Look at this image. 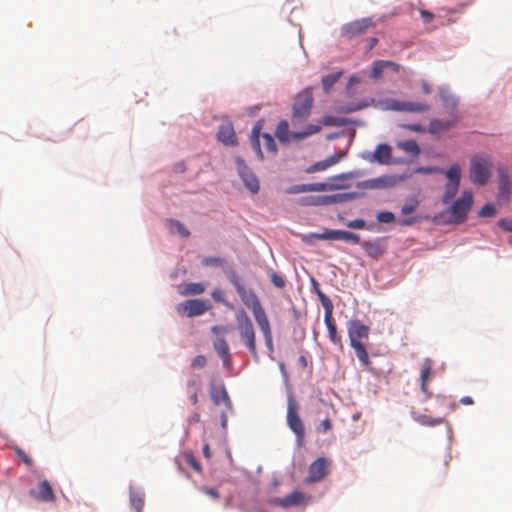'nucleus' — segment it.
<instances>
[{
    "mask_svg": "<svg viewBox=\"0 0 512 512\" xmlns=\"http://www.w3.org/2000/svg\"><path fill=\"white\" fill-rule=\"evenodd\" d=\"M348 337L350 346L354 349L355 354L360 361V363L368 367L370 365L369 354L362 342L364 339L369 338L370 328L369 326L363 324L358 319H352L348 322Z\"/></svg>",
    "mask_w": 512,
    "mask_h": 512,
    "instance_id": "1",
    "label": "nucleus"
},
{
    "mask_svg": "<svg viewBox=\"0 0 512 512\" xmlns=\"http://www.w3.org/2000/svg\"><path fill=\"white\" fill-rule=\"evenodd\" d=\"M493 161L489 155H475L470 160L469 177L473 184L484 186L488 183Z\"/></svg>",
    "mask_w": 512,
    "mask_h": 512,
    "instance_id": "2",
    "label": "nucleus"
},
{
    "mask_svg": "<svg viewBox=\"0 0 512 512\" xmlns=\"http://www.w3.org/2000/svg\"><path fill=\"white\" fill-rule=\"evenodd\" d=\"M237 330L240 338L249 350L251 355L256 358L258 356L256 347V332L252 320L245 310L241 309L236 314Z\"/></svg>",
    "mask_w": 512,
    "mask_h": 512,
    "instance_id": "3",
    "label": "nucleus"
},
{
    "mask_svg": "<svg viewBox=\"0 0 512 512\" xmlns=\"http://www.w3.org/2000/svg\"><path fill=\"white\" fill-rule=\"evenodd\" d=\"M313 94L310 89H304L295 98L292 109V123L295 125L305 121L310 115L313 105Z\"/></svg>",
    "mask_w": 512,
    "mask_h": 512,
    "instance_id": "4",
    "label": "nucleus"
},
{
    "mask_svg": "<svg viewBox=\"0 0 512 512\" xmlns=\"http://www.w3.org/2000/svg\"><path fill=\"white\" fill-rule=\"evenodd\" d=\"M376 106L382 110H392L401 112H425L430 109V106L426 103L400 101L394 98H385L378 100Z\"/></svg>",
    "mask_w": 512,
    "mask_h": 512,
    "instance_id": "5",
    "label": "nucleus"
},
{
    "mask_svg": "<svg viewBox=\"0 0 512 512\" xmlns=\"http://www.w3.org/2000/svg\"><path fill=\"white\" fill-rule=\"evenodd\" d=\"M319 131V125L310 124L303 131L290 132L288 121L281 120L277 125L275 135L280 142L288 143L291 139L302 140L310 135L318 133Z\"/></svg>",
    "mask_w": 512,
    "mask_h": 512,
    "instance_id": "6",
    "label": "nucleus"
},
{
    "mask_svg": "<svg viewBox=\"0 0 512 512\" xmlns=\"http://www.w3.org/2000/svg\"><path fill=\"white\" fill-rule=\"evenodd\" d=\"M312 239L317 240H343L346 242H351L353 244H360L362 241L360 240V236L353 232L345 231V230H330L324 229L322 233H311L308 236L303 237V241L311 244Z\"/></svg>",
    "mask_w": 512,
    "mask_h": 512,
    "instance_id": "7",
    "label": "nucleus"
},
{
    "mask_svg": "<svg viewBox=\"0 0 512 512\" xmlns=\"http://www.w3.org/2000/svg\"><path fill=\"white\" fill-rule=\"evenodd\" d=\"M297 404L292 396L288 399L287 423L289 428L295 433L298 446L304 443L305 429L302 420L297 413Z\"/></svg>",
    "mask_w": 512,
    "mask_h": 512,
    "instance_id": "8",
    "label": "nucleus"
},
{
    "mask_svg": "<svg viewBox=\"0 0 512 512\" xmlns=\"http://www.w3.org/2000/svg\"><path fill=\"white\" fill-rule=\"evenodd\" d=\"M260 129L261 128L259 125L254 126V128L252 129L251 145H252L253 149L255 150V152L257 153L259 159L263 160L264 155L261 150L260 137H262L263 145L268 153L275 155L277 153V146H276L274 138L268 133H263L261 135Z\"/></svg>",
    "mask_w": 512,
    "mask_h": 512,
    "instance_id": "9",
    "label": "nucleus"
},
{
    "mask_svg": "<svg viewBox=\"0 0 512 512\" xmlns=\"http://www.w3.org/2000/svg\"><path fill=\"white\" fill-rule=\"evenodd\" d=\"M237 293L244 305L252 311L256 322H260L262 319L268 318L258 296L253 290L246 289L244 287L240 288Z\"/></svg>",
    "mask_w": 512,
    "mask_h": 512,
    "instance_id": "10",
    "label": "nucleus"
},
{
    "mask_svg": "<svg viewBox=\"0 0 512 512\" xmlns=\"http://www.w3.org/2000/svg\"><path fill=\"white\" fill-rule=\"evenodd\" d=\"M211 309L209 301L202 299L186 300L178 304L177 312L187 317H196Z\"/></svg>",
    "mask_w": 512,
    "mask_h": 512,
    "instance_id": "11",
    "label": "nucleus"
},
{
    "mask_svg": "<svg viewBox=\"0 0 512 512\" xmlns=\"http://www.w3.org/2000/svg\"><path fill=\"white\" fill-rule=\"evenodd\" d=\"M473 203L471 192L464 191L461 197L454 202L450 208L453 220L457 223L463 222Z\"/></svg>",
    "mask_w": 512,
    "mask_h": 512,
    "instance_id": "12",
    "label": "nucleus"
},
{
    "mask_svg": "<svg viewBox=\"0 0 512 512\" xmlns=\"http://www.w3.org/2000/svg\"><path fill=\"white\" fill-rule=\"evenodd\" d=\"M375 27V22L372 18H362L345 24L341 28V33L344 37L353 38L365 34L368 29Z\"/></svg>",
    "mask_w": 512,
    "mask_h": 512,
    "instance_id": "13",
    "label": "nucleus"
},
{
    "mask_svg": "<svg viewBox=\"0 0 512 512\" xmlns=\"http://www.w3.org/2000/svg\"><path fill=\"white\" fill-rule=\"evenodd\" d=\"M446 177L448 178V182L445 186L443 202L447 204L454 198L459 189L461 178V169L459 165H452L446 171Z\"/></svg>",
    "mask_w": 512,
    "mask_h": 512,
    "instance_id": "14",
    "label": "nucleus"
},
{
    "mask_svg": "<svg viewBox=\"0 0 512 512\" xmlns=\"http://www.w3.org/2000/svg\"><path fill=\"white\" fill-rule=\"evenodd\" d=\"M331 461L325 457H319L308 468L307 483H316L323 480L329 473Z\"/></svg>",
    "mask_w": 512,
    "mask_h": 512,
    "instance_id": "15",
    "label": "nucleus"
},
{
    "mask_svg": "<svg viewBox=\"0 0 512 512\" xmlns=\"http://www.w3.org/2000/svg\"><path fill=\"white\" fill-rule=\"evenodd\" d=\"M237 169L240 177L242 178L245 186L252 192L257 193L259 191V181L253 174L250 168L246 165L245 161L241 157L236 158Z\"/></svg>",
    "mask_w": 512,
    "mask_h": 512,
    "instance_id": "16",
    "label": "nucleus"
},
{
    "mask_svg": "<svg viewBox=\"0 0 512 512\" xmlns=\"http://www.w3.org/2000/svg\"><path fill=\"white\" fill-rule=\"evenodd\" d=\"M210 396L215 405L224 404L228 410L232 409V402L223 385L211 387Z\"/></svg>",
    "mask_w": 512,
    "mask_h": 512,
    "instance_id": "17",
    "label": "nucleus"
},
{
    "mask_svg": "<svg viewBox=\"0 0 512 512\" xmlns=\"http://www.w3.org/2000/svg\"><path fill=\"white\" fill-rule=\"evenodd\" d=\"M217 138L226 146H234L237 144V138L232 124L221 125L217 133Z\"/></svg>",
    "mask_w": 512,
    "mask_h": 512,
    "instance_id": "18",
    "label": "nucleus"
},
{
    "mask_svg": "<svg viewBox=\"0 0 512 512\" xmlns=\"http://www.w3.org/2000/svg\"><path fill=\"white\" fill-rule=\"evenodd\" d=\"M327 190L326 183H310V184H300V185H292L287 188V194H299L304 192H322Z\"/></svg>",
    "mask_w": 512,
    "mask_h": 512,
    "instance_id": "19",
    "label": "nucleus"
},
{
    "mask_svg": "<svg viewBox=\"0 0 512 512\" xmlns=\"http://www.w3.org/2000/svg\"><path fill=\"white\" fill-rule=\"evenodd\" d=\"M32 494L35 498L44 502L53 501L55 498L53 489L47 480L41 481L37 488L32 491Z\"/></svg>",
    "mask_w": 512,
    "mask_h": 512,
    "instance_id": "20",
    "label": "nucleus"
},
{
    "mask_svg": "<svg viewBox=\"0 0 512 512\" xmlns=\"http://www.w3.org/2000/svg\"><path fill=\"white\" fill-rule=\"evenodd\" d=\"M361 247L367 253V255L376 259L382 256L386 249L381 239L374 241H362Z\"/></svg>",
    "mask_w": 512,
    "mask_h": 512,
    "instance_id": "21",
    "label": "nucleus"
},
{
    "mask_svg": "<svg viewBox=\"0 0 512 512\" xmlns=\"http://www.w3.org/2000/svg\"><path fill=\"white\" fill-rule=\"evenodd\" d=\"M213 347L222 359L224 365L229 366L231 364V354L227 341L223 337L217 338L213 342Z\"/></svg>",
    "mask_w": 512,
    "mask_h": 512,
    "instance_id": "22",
    "label": "nucleus"
},
{
    "mask_svg": "<svg viewBox=\"0 0 512 512\" xmlns=\"http://www.w3.org/2000/svg\"><path fill=\"white\" fill-rule=\"evenodd\" d=\"M324 322H325V325L327 327V330H328V336H329V339L330 341L339 346L340 348H342V339L341 337L338 335V332H337V327H336V324L334 322V319L332 317V314H324Z\"/></svg>",
    "mask_w": 512,
    "mask_h": 512,
    "instance_id": "23",
    "label": "nucleus"
},
{
    "mask_svg": "<svg viewBox=\"0 0 512 512\" xmlns=\"http://www.w3.org/2000/svg\"><path fill=\"white\" fill-rule=\"evenodd\" d=\"M308 498L300 491H293L291 494L285 496L280 500V504L284 508H288L294 505H303L307 503Z\"/></svg>",
    "mask_w": 512,
    "mask_h": 512,
    "instance_id": "24",
    "label": "nucleus"
},
{
    "mask_svg": "<svg viewBox=\"0 0 512 512\" xmlns=\"http://www.w3.org/2000/svg\"><path fill=\"white\" fill-rule=\"evenodd\" d=\"M433 368V362L431 359L426 358L423 361L421 373H420V380H421V390L427 394V396H430V392L428 391V381L432 372Z\"/></svg>",
    "mask_w": 512,
    "mask_h": 512,
    "instance_id": "25",
    "label": "nucleus"
},
{
    "mask_svg": "<svg viewBox=\"0 0 512 512\" xmlns=\"http://www.w3.org/2000/svg\"><path fill=\"white\" fill-rule=\"evenodd\" d=\"M130 504L131 507L140 512L145 505V493L142 489L137 487H130Z\"/></svg>",
    "mask_w": 512,
    "mask_h": 512,
    "instance_id": "26",
    "label": "nucleus"
},
{
    "mask_svg": "<svg viewBox=\"0 0 512 512\" xmlns=\"http://www.w3.org/2000/svg\"><path fill=\"white\" fill-rule=\"evenodd\" d=\"M206 290V285L202 282H191L180 287V294L187 295H200Z\"/></svg>",
    "mask_w": 512,
    "mask_h": 512,
    "instance_id": "27",
    "label": "nucleus"
},
{
    "mask_svg": "<svg viewBox=\"0 0 512 512\" xmlns=\"http://www.w3.org/2000/svg\"><path fill=\"white\" fill-rule=\"evenodd\" d=\"M391 152V147L389 145L380 144L374 152V158L381 164H387L391 159Z\"/></svg>",
    "mask_w": 512,
    "mask_h": 512,
    "instance_id": "28",
    "label": "nucleus"
},
{
    "mask_svg": "<svg viewBox=\"0 0 512 512\" xmlns=\"http://www.w3.org/2000/svg\"><path fill=\"white\" fill-rule=\"evenodd\" d=\"M257 324L264 335L266 346L268 347V349L272 350L273 349V337H272L271 326H270L268 318L262 319L260 322H257Z\"/></svg>",
    "mask_w": 512,
    "mask_h": 512,
    "instance_id": "29",
    "label": "nucleus"
},
{
    "mask_svg": "<svg viewBox=\"0 0 512 512\" xmlns=\"http://www.w3.org/2000/svg\"><path fill=\"white\" fill-rule=\"evenodd\" d=\"M456 122V119L448 120V121H442L438 119H434L429 124V130L432 133H439L442 131H446L450 129L454 123Z\"/></svg>",
    "mask_w": 512,
    "mask_h": 512,
    "instance_id": "30",
    "label": "nucleus"
},
{
    "mask_svg": "<svg viewBox=\"0 0 512 512\" xmlns=\"http://www.w3.org/2000/svg\"><path fill=\"white\" fill-rule=\"evenodd\" d=\"M397 147L413 157L420 153V148L415 140L400 141L397 143Z\"/></svg>",
    "mask_w": 512,
    "mask_h": 512,
    "instance_id": "31",
    "label": "nucleus"
},
{
    "mask_svg": "<svg viewBox=\"0 0 512 512\" xmlns=\"http://www.w3.org/2000/svg\"><path fill=\"white\" fill-rule=\"evenodd\" d=\"M387 65H393L392 61L387 60H378L373 63L370 77L372 79H378L382 76L385 69H387Z\"/></svg>",
    "mask_w": 512,
    "mask_h": 512,
    "instance_id": "32",
    "label": "nucleus"
},
{
    "mask_svg": "<svg viewBox=\"0 0 512 512\" xmlns=\"http://www.w3.org/2000/svg\"><path fill=\"white\" fill-rule=\"evenodd\" d=\"M342 76V71L330 73L322 78V85L325 92H328Z\"/></svg>",
    "mask_w": 512,
    "mask_h": 512,
    "instance_id": "33",
    "label": "nucleus"
},
{
    "mask_svg": "<svg viewBox=\"0 0 512 512\" xmlns=\"http://www.w3.org/2000/svg\"><path fill=\"white\" fill-rule=\"evenodd\" d=\"M414 419L423 426H436L443 422L442 418H433L425 414L416 415L414 416Z\"/></svg>",
    "mask_w": 512,
    "mask_h": 512,
    "instance_id": "34",
    "label": "nucleus"
},
{
    "mask_svg": "<svg viewBox=\"0 0 512 512\" xmlns=\"http://www.w3.org/2000/svg\"><path fill=\"white\" fill-rule=\"evenodd\" d=\"M316 294L324 308V314H333L334 306L331 299L326 294H324L319 288H316Z\"/></svg>",
    "mask_w": 512,
    "mask_h": 512,
    "instance_id": "35",
    "label": "nucleus"
},
{
    "mask_svg": "<svg viewBox=\"0 0 512 512\" xmlns=\"http://www.w3.org/2000/svg\"><path fill=\"white\" fill-rule=\"evenodd\" d=\"M389 183V179L387 177H379L375 179H371L365 181L362 186L368 189H378L382 187H386Z\"/></svg>",
    "mask_w": 512,
    "mask_h": 512,
    "instance_id": "36",
    "label": "nucleus"
},
{
    "mask_svg": "<svg viewBox=\"0 0 512 512\" xmlns=\"http://www.w3.org/2000/svg\"><path fill=\"white\" fill-rule=\"evenodd\" d=\"M168 223L173 232L176 231L179 235H181L184 238L190 236L189 230L180 221L169 219Z\"/></svg>",
    "mask_w": 512,
    "mask_h": 512,
    "instance_id": "37",
    "label": "nucleus"
},
{
    "mask_svg": "<svg viewBox=\"0 0 512 512\" xmlns=\"http://www.w3.org/2000/svg\"><path fill=\"white\" fill-rule=\"evenodd\" d=\"M511 194V184L510 183H500L498 187V195L497 200L499 202H506L509 200Z\"/></svg>",
    "mask_w": 512,
    "mask_h": 512,
    "instance_id": "38",
    "label": "nucleus"
},
{
    "mask_svg": "<svg viewBox=\"0 0 512 512\" xmlns=\"http://www.w3.org/2000/svg\"><path fill=\"white\" fill-rule=\"evenodd\" d=\"M345 123L346 122L341 118L334 117V116H325L321 120H319L318 125L321 128L322 126H342Z\"/></svg>",
    "mask_w": 512,
    "mask_h": 512,
    "instance_id": "39",
    "label": "nucleus"
},
{
    "mask_svg": "<svg viewBox=\"0 0 512 512\" xmlns=\"http://www.w3.org/2000/svg\"><path fill=\"white\" fill-rule=\"evenodd\" d=\"M419 205V202L415 199L408 200L401 208V213L403 215H408L413 213Z\"/></svg>",
    "mask_w": 512,
    "mask_h": 512,
    "instance_id": "40",
    "label": "nucleus"
},
{
    "mask_svg": "<svg viewBox=\"0 0 512 512\" xmlns=\"http://www.w3.org/2000/svg\"><path fill=\"white\" fill-rule=\"evenodd\" d=\"M211 296L216 302L223 303L226 307H228L230 309L233 308L232 304L225 301L224 292L221 289H219V288L214 289L211 293Z\"/></svg>",
    "mask_w": 512,
    "mask_h": 512,
    "instance_id": "41",
    "label": "nucleus"
},
{
    "mask_svg": "<svg viewBox=\"0 0 512 512\" xmlns=\"http://www.w3.org/2000/svg\"><path fill=\"white\" fill-rule=\"evenodd\" d=\"M376 218L380 223H391L394 221L395 216L392 212L381 211L377 214Z\"/></svg>",
    "mask_w": 512,
    "mask_h": 512,
    "instance_id": "42",
    "label": "nucleus"
},
{
    "mask_svg": "<svg viewBox=\"0 0 512 512\" xmlns=\"http://www.w3.org/2000/svg\"><path fill=\"white\" fill-rule=\"evenodd\" d=\"M364 107H366L365 104L353 103V104H349V105H345V106L340 107L339 111L342 112V113H352V112L361 110Z\"/></svg>",
    "mask_w": 512,
    "mask_h": 512,
    "instance_id": "43",
    "label": "nucleus"
},
{
    "mask_svg": "<svg viewBox=\"0 0 512 512\" xmlns=\"http://www.w3.org/2000/svg\"><path fill=\"white\" fill-rule=\"evenodd\" d=\"M187 392L201 391V381L197 378L189 379L186 383Z\"/></svg>",
    "mask_w": 512,
    "mask_h": 512,
    "instance_id": "44",
    "label": "nucleus"
},
{
    "mask_svg": "<svg viewBox=\"0 0 512 512\" xmlns=\"http://www.w3.org/2000/svg\"><path fill=\"white\" fill-rule=\"evenodd\" d=\"M207 359L204 355H197L191 362V367L195 369H201L206 366Z\"/></svg>",
    "mask_w": 512,
    "mask_h": 512,
    "instance_id": "45",
    "label": "nucleus"
},
{
    "mask_svg": "<svg viewBox=\"0 0 512 512\" xmlns=\"http://www.w3.org/2000/svg\"><path fill=\"white\" fill-rule=\"evenodd\" d=\"M15 453L17 456L28 466L31 467L33 465V460L29 457L25 451L19 447L15 448Z\"/></svg>",
    "mask_w": 512,
    "mask_h": 512,
    "instance_id": "46",
    "label": "nucleus"
},
{
    "mask_svg": "<svg viewBox=\"0 0 512 512\" xmlns=\"http://www.w3.org/2000/svg\"><path fill=\"white\" fill-rule=\"evenodd\" d=\"M228 277L237 292L240 290V288H244V285L241 283L240 278L235 271H231Z\"/></svg>",
    "mask_w": 512,
    "mask_h": 512,
    "instance_id": "47",
    "label": "nucleus"
},
{
    "mask_svg": "<svg viewBox=\"0 0 512 512\" xmlns=\"http://www.w3.org/2000/svg\"><path fill=\"white\" fill-rule=\"evenodd\" d=\"M495 213L496 210L492 204H485L479 212L480 216L482 217H491L494 216Z\"/></svg>",
    "mask_w": 512,
    "mask_h": 512,
    "instance_id": "48",
    "label": "nucleus"
},
{
    "mask_svg": "<svg viewBox=\"0 0 512 512\" xmlns=\"http://www.w3.org/2000/svg\"><path fill=\"white\" fill-rule=\"evenodd\" d=\"M441 99H442L443 105L449 109H454L457 105V100L452 96L442 94Z\"/></svg>",
    "mask_w": 512,
    "mask_h": 512,
    "instance_id": "49",
    "label": "nucleus"
},
{
    "mask_svg": "<svg viewBox=\"0 0 512 512\" xmlns=\"http://www.w3.org/2000/svg\"><path fill=\"white\" fill-rule=\"evenodd\" d=\"M186 463L195 471L200 472L201 466L192 454H188L185 457Z\"/></svg>",
    "mask_w": 512,
    "mask_h": 512,
    "instance_id": "50",
    "label": "nucleus"
},
{
    "mask_svg": "<svg viewBox=\"0 0 512 512\" xmlns=\"http://www.w3.org/2000/svg\"><path fill=\"white\" fill-rule=\"evenodd\" d=\"M327 168H328V165H327L326 161L323 160V161L317 162V163L313 164L312 166H310L307 169V172L313 173V172H317V171L326 170Z\"/></svg>",
    "mask_w": 512,
    "mask_h": 512,
    "instance_id": "51",
    "label": "nucleus"
},
{
    "mask_svg": "<svg viewBox=\"0 0 512 512\" xmlns=\"http://www.w3.org/2000/svg\"><path fill=\"white\" fill-rule=\"evenodd\" d=\"M223 260L219 257H206L202 260L204 266H218L221 265Z\"/></svg>",
    "mask_w": 512,
    "mask_h": 512,
    "instance_id": "52",
    "label": "nucleus"
},
{
    "mask_svg": "<svg viewBox=\"0 0 512 512\" xmlns=\"http://www.w3.org/2000/svg\"><path fill=\"white\" fill-rule=\"evenodd\" d=\"M347 227L352 229H363L366 226V222L363 219H354L347 222Z\"/></svg>",
    "mask_w": 512,
    "mask_h": 512,
    "instance_id": "53",
    "label": "nucleus"
},
{
    "mask_svg": "<svg viewBox=\"0 0 512 512\" xmlns=\"http://www.w3.org/2000/svg\"><path fill=\"white\" fill-rule=\"evenodd\" d=\"M498 226L507 232H512V219H500L498 221Z\"/></svg>",
    "mask_w": 512,
    "mask_h": 512,
    "instance_id": "54",
    "label": "nucleus"
},
{
    "mask_svg": "<svg viewBox=\"0 0 512 512\" xmlns=\"http://www.w3.org/2000/svg\"><path fill=\"white\" fill-rule=\"evenodd\" d=\"M228 330V326L225 325H215L211 327V332L217 336L226 334Z\"/></svg>",
    "mask_w": 512,
    "mask_h": 512,
    "instance_id": "55",
    "label": "nucleus"
},
{
    "mask_svg": "<svg viewBox=\"0 0 512 512\" xmlns=\"http://www.w3.org/2000/svg\"><path fill=\"white\" fill-rule=\"evenodd\" d=\"M271 281L278 288H283L285 286L284 279L280 275H277L276 273H273L271 275Z\"/></svg>",
    "mask_w": 512,
    "mask_h": 512,
    "instance_id": "56",
    "label": "nucleus"
},
{
    "mask_svg": "<svg viewBox=\"0 0 512 512\" xmlns=\"http://www.w3.org/2000/svg\"><path fill=\"white\" fill-rule=\"evenodd\" d=\"M343 156H344L343 153L334 154V155H331L328 158H326L325 161H326L328 167H330V166H333L336 163H338Z\"/></svg>",
    "mask_w": 512,
    "mask_h": 512,
    "instance_id": "57",
    "label": "nucleus"
},
{
    "mask_svg": "<svg viewBox=\"0 0 512 512\" xmlns=\"http://www.w3.org/2000/svg\"><path fill=\"white\" fill-rule=\"evenodd\" d=\"M500 183H510L506 169H499L498 171V184Z\"/></svg>",
    "mask_w": 512,
    "mask_h": 512,
    "instance_id": "58",
    "label": "nucleus"
},
{
    "mask_svg": "<svg viewBox=\"0 0 512 512\" xmlns=\"http://www.w3.org/2000/svg\"><path fill=\"white\" fill-rule=\"evenodd\" d=\"M187 421L190 425L197 424L200 422V413L198 412L197 409L188 416Z\"/></svg>",
    "mask_w": 512,
    "mask_h": 512,
    "instance_id": "59",
    "label": "nucleus"
},
{
    "mask_svg": "<svg viewBox=\"0 0 512 512\" xmlns=\"http://www.w3.org/2000/svg\"><path fill=\"white\" fill-rule=\"evenodd\" d=\"M332 428V424H331V421L326 418L324 419L321 423H320V427L318 428L319 431L321 432H327L328 430H330Z\"/></svg>",
    "mask_w": 512,
    "mask_h": 512,
    "instance_id": "60",
    "label": "nucleus"
},
{
    "mask_svg": "<svg viewBox=\"0 0 512 512\" xmlns=\"http://www.w3.org/2000/svg\"><path fill=\"white\" fill-rule=\"evenodd\" d=\"M200 391H191V392H187L188 393V396H189V400L191 402V404L193 406H197L198 405V394H199Z\"/></svg>",
    "mask_w": 512,
    "mask_h": 512,
    "instance_id": "61",
    "label": "nucleus"
},
{
    "mask_svg": "<svg viewBox=\"0 0 512 512\" xmlns=\"http://www.w3.org/2000/svg\"><path fill=\"white\" fill-rule=\"evenodd\" d=\"M202 491L206 495H209L210 497H212L214 499H217L219 497V493H218V491L215 488L204 487V488H202Z\"/></svg>",
    "mask_w": 512,
    "mask_h": 512,
    "instance_id": "62",
    "label": "nucleus"
},
{
    "mask_svg": "<svg viewBox=\"0 0 512 512\" xmlns=\"http://www.w3.org/2000/svg\"><path fill=\"white\" fill-rule=\"evenodd\" d=\"M420 14L425 23H430L433 19V14L428 10H420Z\"/></svg>",
    "mask_w": 512,
    "mask_h": 512,
    "instance_id": "63",
    "label": "nucleus"
},
{
    "mask_svg": "<svg viewBox=\"0 0 512 512\" xmlns=\"http://www.w3.org/2000/svg\"><path fill=\"white\" fill-rule=\"evenodd\" d=\"M378 43V39L375 38V37H372L368 40V46H367V49L368 50H371L373 49Z\"/></svg>",
    "mask_w": 512,
    "mask_h": 512,
    "instance_id": "64",
    "label": "nucleus"
}]
</instances>
